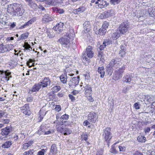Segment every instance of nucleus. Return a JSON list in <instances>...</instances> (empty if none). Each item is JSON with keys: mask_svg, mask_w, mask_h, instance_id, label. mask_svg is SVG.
<instances>
[{"mask_svg": "<svg viewBox=\"0 0 155 155\" xmlns=\"http://www.w3.org/2000/svg\"><path fill=\"white\" fill-rule=\"evenodd\" d=\"M119 148L120 151L124 152L126 150V147H125L119 146Z\"/></svg>", "mask_w": 155, "mask_h": 155, "instance_id": "57", "label": "nucleus"}, {"mask_svg": "<svg viewBox=\"0 0 155 155\" xmlns=\"http://www.w3.org/2000/svg\"><path fill=\"white\" fill-rule=\"evenodd\" d=\"M120 33L115 32L111 35V38L114 40H116L120 36Z\"/></svg>", "mask_w": 155, "mask_h": 155, "instance_id": "29", "label": "nucleus"}, {"mask_svg": "<svg viewBox=\"0 0 155 155\" xmlns=\"http://www.w3.org/2000/svg\"><path fill=\"white\" fill-rule=\"evenodd\" d=\"M54 12L58 13L60 14H62L64 12V10L62 9L58 8L53 7L52 8Z\"/></svg>", "mask_w": 155, "mask_h": 155, "instance_id": "26", "label": "nucleus"}, {"mask_svg": "<svg viewBox=\"0 0 155 155\" xmlns=\"http://www.w3.org/2000/svg\"><path fill=\"white\" fill-rule=\"evenodd\" d=\"M64 25L63 23L60 22L56 25L54 28L56 31L61 32L63 30Z\"/></svg>", "mask_w": 155, "mask_h": 155, "instance_id": "14", "label": "nucleus"}, {"mask_svg": "<svg viewBox=\"0 0 155 155\" xmlns=\"http://www.w3.org/2000/svg\"><path fill=\"white\" fill-rule=\"evenodd\" d=\"M97 72L100 74V77L103 78L105 73L104 67L103 66L98 67L97 69Z\"/></svg>", "mask_w": 155, "mask_h": 155, "instance_id": "19", "label": "nucleus"}, {"mask_svg": "<svg viewBox=\"0 0 155 155\" xmlns=\"http://www.w3.org/2000/svg\"><path fill=\"white\" fill-rule=\"evenodd\" d=\"M41 88V84L39 83H36L31 88L29 89L28 93L32 94L33 92H36L39 91Z\"/></svg>", "mask_w": 155, "mask_h": 155, "instance_id": "9", "label": "nucleus"}, {"mask_svg": "<svg viewBox=\"0 0 155 155\" xmlns=\"http://www.w3.org/2000/svg\"><path fill=\"white\" fill-rule=\"evenodd\" d=\"M120 48L121 50L120 51L119 54L120 56L123 58L126 53V48L124 46L121 45L120 46Z\"/></svg>", "mask_w": 155, "mask_h": 155, "instance_id": "20", "label": "nucleus"}, {"mask_svg": "<svg viewBox=\"0 0 155 155\" xmlns=\"http://www.w3.org/2000/svg\"><path fill=\"white\" fill-rule=\"evenodd\" d=\"M5 46L6 51H10L13 48V46L12 44L6 45Z\"/></svg>", "mask_w": 155, "mask_h": 155, "instance_id": "41", "label": "nucleus"}, {"mask_svg": "<svg viewBox=\"0 0 155 155\" xmlns=\"http://www.w3.org/2000/svg\"><path fill=\"white\" fill-rule=\"evenodd\" d=\"M5 51H6L5 46L2 47L0 48V53H4Z\"/></svg>", "mask_w": 155, "mask_h": 155, "instance_id": "58", "label": "nucleus"}, {"mask_svg": "<svg viewBox=\"0 0 155 155\" xmlns=\"http://www.w3.org/2000/svg\"><path fill=\"white\" fill-rule=\"evenodd\" d=\"M85 90V93L86 94H91L92 92V88L90 85H87L84 87Z\"/></svg>", "mask_w": 155, "mask_h": 155, "instance_id": "25", "label": "nucleus"}, {"mask_svg": "<svg viewBox=\"0 0 155 155\" xmlns=\"http://www.w3.org/2000/svg\"><path fill=\"white\" fill-rule=\"evenodd\" d=\"M69 118V116L67 114H64L62 115L60 119H61L64 120H67Z\"/></svg>", "mask_w": 155, "mask_h": 155, "instance_id": "48", "label": "nucleus"}, {"mask_svg": "<svg viewBox=\"0 0 155 155\" xmlns=\"http://www.w3.org/2000/svg\"><path fill=\"white\" fill-rule=\"evenodd\" d=\"M55 109L56 111H57L58 112L60 111L61 109V106L58 105H56Z\"/></svg>", "mask_w": 155, "mask_h": 155, "instance_id": "54", "label": "nucleus"}, {"mask_svg": "<svg viewBox=\"0 0 155 155\" xmlns=\"http://www.w3.org/2000/svg\"><path fill=\"white\" fill-rule=\"evenodd\" d=\"M91 122L90 121L88 120L87 119V120H86L84 121L83 124L84 126H87L90 124Z\"/></svg>", "mask_w": 155, "mask_h": 155, "instance_id": "55", "label": "nucleus"}, {"mask_svg": "<svg viewBox=\"0 0 155 155\" xmlns=\"http://www.w3.org/2000/svg\"><path fill=\"white\" fill-rule=\"evenodd\" d=\"M131 81V78L130 74L125 75L123 78L122 81L123 83H129Z\"/></svg>", "mask_w": 155, "mask_h": 155, "instance_id": "17", "label": "nucleus"}, {"mask_svg": "<svg viewBox=\"0 0 155 155\" xmlns=\"http://www.w3.org/2000/svg\"><path fill=\"white\" fill-rule=\"evenodd\" d=\"M60 78L61 81L63 83L65 84L66 83L67 77L65 73L62 74L60 76Z\"/></svg>", "mask_w": 155, "mask_h": 155, "instance_id": "27", "label": "nucleus"}, {"mask_svg": "<svg viewBox=\"0 0 155 155\" xmlns=\"http://www.w3.org/2000/svg\"><path fill=\"white\" fill-rule=\"evenodd\" d=\"M28 5L31 8L33 9H36L38 7L37 4L35 2H32V1L31 2H28Z\"/></svg>", "mask_w": 155, "mask_h": 155, "instance_id": "30", "label": "nucleus"}, {"mask_svg": "<svg viewBox=\"0 0 155 155\" xmlns=\"http://www.w3.org/2000/svg\"><path fill=\"white\" fill-rule=\"evenodd\" d=\"M30 24H29L28 21L27 22L25 23L23 26H21L20 28L21 29L23 28H25V27H26L27 26H28Z\"/></svg>", "mask_w": 155, "mask_h": 155, "instance_id": "62", "label": "nucleus"}, {"mask_svg": "<svg viewBox=\"0 0 155 155\" xmlns=\"http://www.w3.org/2000/svg\"><path fill=\"white\" fill-rule=\"evenodd\" d=\"M30 24H29L28 21L27 22L25 23L23 26H21L20 28L21 29L23 28H25V27H26L27 26H28Z\"/></svg>", "mask_w": 155, "mask_h": 155, "instance_id": "61", "label": "nucleus"}, {"mask_svg": "<svg viewBox=\"0 0 155 155\" xmlns=\"http://www.w3.org/2000/svg\"><path fill=\"white\" fill-rule=\"evenodd\" d=\"M23 47H24L25 48L28 50V48H30L31 50H32V48L31 47L30 45L28 44V43H25V45H24Z\"/></svg>", "mask_w": 155, "mask_h": 155, "instance_id": "47", "label": "nucleus"}, {"mask_svg": "<svg viewBox=\"0 0 155 155\" xmlns=\"http://www.w3.org/2000/svg\"><path fill=\"white\" fill-rule=\"evenodd\" d=\"M74 36V33L73 30L70 29L69 32H68L64 36L59 39L58 41L61 44L63 47L69 48L71 45L70 39L71 37Z\"/></svg>", "mask_w": 155, "mask_h": 155, "instance_id": "2", "label": "nucleus"}, {"mask_svg": "<svg viewBox=\"0 0 155 155\" xmlns=\"http://www.w3.org/2000/svg\"><path fill=\"white\" fill-rule=\"evenodd\" d=\"M88 136L87 134H82L81 135V138L82 139V140H84L86 142L87 140V137Z\"/></svg>", "mask_w": 155, "mask_h": 155, "instance_id": "45", "label": "nucleus"}, {"mask_svg": "<svg viewBox=\"0 0 155 155\" xmlns=\"http://www.w3.org/2000/svg\"><path fill=\"white\" fill-rule=\"evenodd\" d=\"M86 9L84 6H81L77 9L73 10V12L75 14H80L84 12Z\"/></svg>", "mask_w": 155, "mask_h": 155, "instance_id": "13", "label": "nucleus"}, {"mask_svg": "<svg viewBox=\"0 0 155 155\" xmlns=\"http://www.w3.org/2000/svg\"><path fill=\"white\" fill-rule=\"evenodd\" d=\"M57 147L56 145L55 144H53L51 147L50 153L48 155H54L56 153Z\"/></svg>", "mask_w": 155, "mask_h": 155, "instance_id": "21", "label": "nucleus"}, {"mask_svg": "<svg viewBox=\"0 0 155 155\" xmlns=\"http://www.w3.org/2000/svg\"><path fill=\"white\" fill-rule=\"evenodd\" d=\"M79 82V78L78 77H74L71 78L68 84L70 87H72L73 86L75 87L78 84Z\"/></svg>", "mask_w": 155, "mask_h": 155, "instance_id": "8", "label": "nucleus"}, {"mask_svg": "<svg viewBox=\"0 0 155 155\" xmlns=\"http://www.w3.org/2000/svg\"><path fill=\"white\" fill-rule=\"evenodd\" d=\"M27 154V155H32L34 152V150L33 149L30 150L28 151L25 152Z\"/></svg>", "mask_w": 155, "mask_h": 155, "instance_id": "49", "label": "nucleus"}, {"mask_svg": "<svg viewBox=\"0 0 155 155\" xmlns=\"http://www.w3.org/2000/svg\"><path fill=\"white\" fill-rule=\"evenodd\" d=\"M110 152L112 153H117V151L116 150L115 148L114 147H112L110 149Z\"/></svg>", "mask_w": 155, "mask_h": 155, "instance_id": "56", "label": "nucleus"}, {"mask_svg": "<svg viewBox=\"0 0 155 155\" xmlns=\"http://www.w3.org/2000/svg\"><path fill=\"white\" fill-rule=\"evenodd\" d=\"M133 155H143L140 152L138 151H136L133 154Z\"/></svg>", "mask_w": 155, "mask_h": 155, "instance_id": "64", "label": "nucleus"}, {"mask_svg": "<svg viewBox=\"0 0 155 155\" xmlns=\"http://www.w3.org/2000/svg\"><path fill=\"white\" fill-rule=\"evenodd\" d=\"M109 25V23L107 21H105L103 23L101 27L107 30Z\"/></svg>", "mask_w": 155, "mask_h": 155, "instance_id": "42", "label": "nucleus"}, {"mask_svg": "<svg viewBox=\"0 0 155 155\" xmlns=\"http://www.w3.org/2000/svg\"><path fill=\"white\" fill-rule=\"evenodd\" d=\"M97 119V114L94 112L90 113L88 115V120L92 123H95Z\"/></svg>", "mask_w": 155, "mask_h": 155, "instance_id": "7", "label": "nucleus"}, {"mask_svg": "<svg viewBox=\"0 0 155 155\" xmlns=\"http://www.w3.org/2000/svg\"><path fill=\"white\" fill-rule=\"evenodd\" d=\"M33 60L31 59H29L28 61H27L26 63L27 65L29 67H31L33 65V64H30V63H32L33 61Z\"/></svg>", "mask_w": 155, "mask_h": 155, "instance_id": "46", "label": "nucleus"}, {"mask_svg": "<svg viewBox=\"0 0 155 155\" xmlns=\"http://www.w3.org/2000/svg\"><path fill=\"white\" fill-rule=\"evenodd\" d=\"M33 141H30L28 143H25L23 147V149H24L25 150H26L28 148L31 146L33 143Z\"/></svg>", "mask_w": 155, "mask_h": 155, "instance_id": "31", "label": "nucleus"}, {"mask_svg": "<svg viewBox=\"0 0 155 155\" xmlns=\"http://www.w3.org/2000/svg\"><path fill=\"white\" fill-rule=\"evenodd\" d=\"M83 28L84 31L85 33L89 31L91 28V25L90 22L87 21L85 22L83 24Z\"/></svg>", "mask_w": 155, "mask_h": 155, "instance_id": "16", "label": "nucleus"}, {"mask_svg": "<svg viewBox=\"0 0 155 155\" xmlns=\"http://www.w3.org/2000/svg\"><path fill=\"white\" fill-rule=\"evenodd\" d=\"M112 67L109 64L108 65L106 68V71L107 73L109 76H110L112 74L113 72V69Z\"/></svg>", "mask_w": 155, "mask_h": 155, "instance_id": "22", "label": "nucleus"}, {"mask_svg": "<svg viewBox=\"0 0 155 155\" xmlns=\"http://www.w3.org/2000/svg\"><path fill=\"white\" fill-rule=\"evenodd\" d=\"M63 132L64 133H62V134H63L64 135H67L70 134L72 131L69 129L64 128Z\"/></svg>", "mask_w": 155, "mask_h": 155, "instance_id": "35", "label": "nucleus"}, {"mask_svg": "<svg viewBox=\"0 0 155 155\" xmlns=\"http://www.w3.org/2000/svg\"><path fill=\"white\" fill-rule=\"evenodd\" d=\"M1 74L2 75V80L4 82H7L12 77L11 75V72L8 71H0Z\"/></svg>", "mask_w": 155, "mask_h": 155, "instance_id": "6", "label": "nucleus"}, {"mask_svg": "<svg viewBox=\"0 0 155 155\" xmlns=\"http://www.w3.org/2000/svg\"><path fill=\"white\" fill-rule=\"evenodd\" d=\"M122 76L116 70L114 71L113 74V79L115 80H117L120 78Z\"/></svg>", "mask_w": 155, "mask_h": 155, "instance_id": "23", "label": "nucleus"}, {"mask_svg": "<svg viewBox=\"0 0 155 155\" xmlns=\"http://www.w3.org/2000/svg\"><path fill=\"white\" fill-rule=\"evenodd\" d=\"M28 33H25L24 34H22L18 38V41H19L20 40L25 39H26L28 36Z\"/></svg>", "mask_w": 155, "mask_h": 155, "instance_id": "34", "label": "nucleus"}, {"mask_svg": "<svg viewBox=\"0 0 155 155\" xmlns=\"http://www.w3.org/2000/svg\"><path fill=\"white\" fill-rule=\"evenodd\" d=\"M58 3V0H51V5H55Z\"/></svg>", "mask_w": 155, "mask_h": 155, "instance_id": "53", "label": "nucleus"}, {"mask_svg": "<svg viewBox=\"0 0 155 155\" xmlns=\"http://www.w3.org/2000/svg\"><path fill=\"white\" fill-rule=\"evenodd\" d=\"M105 12L107 13L108 17L113 16L114 12L113 11L112 9L105 11Z\"/></svg>", "mask_w": 155, "mask_h": 155, "instance_id": "44", "label": "nucleus"}, {"mask_svg": "<svg viewBox=\"0 0 155 155\" xmlns=\"http://www.w3.org/2000/svg\"><path fill=\"white\" fill-rule=\"evenodd\" d=\"M46 128V127L41 125L39 129L38 130V134L39 135L43 134H45Z\"/></svg>", "mask_w": 155, "mask_h": 155, "instance_id": "28", "label": "nucleus"}, {"mask_svg": "<svg viewBox=\"0 0 155 155\" xmlns=\"http://www.w3.org/2000/svg\"><path fill=\"white\" fill-rule=\"evenodd\" d=\"M103 153V149H101L97 152L96 155H102Z\"/></svg>", "mask_w": 155, "mask_h": 155, "instance_id": "63", "label": "nucleus"}, {"mask_svg": "<svg viewBox=\"0 0 155 155\" xmlns=\"http://www.w3.org/2000/svg\"><path fill=\"white\" fill-rule=\"evenodd\" d=\"M51 81L48 78H45L42 81L39 83L41 84V87H47L48 85H50Z\"/></svg>", "mask_w": 155, "mask_h": 155, "instance_id": "11", "label": "nucleus"}, {"mask_svg": "<svg viewBox=\"0 0 155 155\" xmlns=\"http://www.w3.org/2000/svg\"><path fill=\"white\" fill-rule=\"evenodd\" d=\"M12 131L11 127H7L2 130L1 133L3 135H7Z\"/></svg>", "mask_w": 155, "mask_h": 155, "instance_id": "12", "label": "nucleus"}, {"mask_svg": "<svg viewBox=\"0 0 155 155\" xmlns=\"http://www.w3.org/2000/svg\"><path fill=\"white\" fill-rule=\"evenodd\" d=\"M54 123H56L57 124H58V125H57L56 126V129L57 131L61 134L62 133H64L63 132L64 127V125L63 124H61L60 126L58 124L59 122L57 120L54 121Z\"/></svg>", "mask_w": 155, "mask_h": 155, "instance_id": "15", "label": "nucleus"}, {"mask_svg": "<svg viewBox=\"0 0 155 155\" xmlns=\"http://www.w3.org/2000/svg\"><path fill=\"white\" fill-rule=\"evenodd\" d=\"M121 2V0H110V3L114 5L118 4Z\"/></svg>", "mask_w": 155, "mask_h": 155, "instance_id": "39", "label": "nucleus"}, {"mask_svg": "<svg viewBox=\"0 0 155 155\" xmlns=\"http://www.w3.org/2000/svg\"><path fill=\"white\" fill-rule=\"evenodd\" d=\"M139 105V104H138L137 103H136L134 104V107L136 109H138L140 108Z\"/></svg>", "mask_w": 155, "mask_h": 155, "instance_id": "60", "label": "nucleus"}, {"mask_svg": "<svg viewBox=\"0 0 155 155\" xmlns=\"http://www.w3.org/2000/svg\"><path fill=\"white\" fill-rule=\"evenodd\" d=\"M21 112L25 115H29L31 114V111L29 110V107L28 104H25L21 107Z\"/></svg>", "mask_w": 155, "mask_h": 155, "instance_id": "10", "label": "nucleus"}, {"mask_svg": "<svg viewBox=\"0 0 155 155\" xmlns=\"http://www.w3.org/2000/svg\"><path fill=\"white\" fill-rule=\"evenodd\" d=\"M53 18L50 17L48 15H46L44 16V19L45 21H51L53 20Z\"/></svg>", "mask_w": 155, "mask_h": 155, "instance_id": "38", "label": "nucleus"}, {"mask_svg": "<svg viewBox=\"0 0 155 155\" xmlns=\"http://www.w3.org/2000/svg\"><path fill=\"white\" fill-rule=\"evenodd\" d=\"M4 18H0V23H2V24L3 25H7V24L8 23L7 22V20H6V21L5 20H3Z\"/></svg>", "mask_w": 155, "mask_h": 155, "instance_id": "51", "label": "nucleus"}, {"mask_svg": "<svg viewBox=\"0 0 155 155\" xmlns=\"http://www.w3.org/2000/svg\"><path fill=\"white\" fill-rule=\"evenodd\" d=\"M125 70V67L124 66H123L121 68H119L118 70H116V71L122 76Z\"/></svg>", "mask_w": 155, "mask_h": 155, "instance_id": "36", "label": "nucleus"}, {"mask_svg": "<svg viewBox=\"0 0 155 155\" xmlns=\"http://www.w3.org/2000/svg\"><path fill=\"white\" fill-rule=\"evenodd\" d=\"M54 91L57 92L59 91L61 89L60 87L59 86H56L53 87Z\"/></svg>", "mask_w": 155, "mask_h": 155, "instance_id": "59", "label": "nucleus"}, {"mask_svg": "<svg viewBox=\"0 0 155 155\" xmlns=\"http://www.w3.org/2000/svg\"><path fill=\"white\" fill-rule=\"evenodd\" d=\"M119 59L117 58H115L114 59H112L109 65L112 67H113L116 64H118L119 63Z\"/></svg>", "mask_w": 155, "mask_h": 155, "instance_id": "24", "label": "nucleus"}, {"mask_svg": "<svg viewBox=\"0 0 155 155\" xmlns=\"http://www.w3.org/2000/svg\"><path fill=\"white\" fill-rule=\"evenodd\" d=\"M109 5V3H107L106 2L103 0L101 2H99V5H95V7L96 8H102L106 7Z\"/></svg>", "mask_w": 155, "mask_h": 155, "instance_id": "18", "label": "nucleus"}, {"mask_svg": "<svg viewBox=\"0 0 155 155\" xmlns=\"http://www.w3.org/2000/svg\"><path fill=\"white\" fill-rule=\"evenodd\" d=\"M129 26L126 22L122 23L119 26L118 29L120 34H125L128 31Z\"/></svg>", "mask_w": 155, "mask_h": 155, "instance_id": "5", "label": "nucleus"}, {"mask_svg": "<svg viewBox=\"0 0 155 155\" xmlns=\"http://www.w3.org/2000/svg\"><path fill=\"white\" fill-rule=\"evenodd\" d=\"M12 144L11 142L6 141L2 145V147L4 148H8L10 147Z\"/></svg>", "mask_w": 155, "mask_h": 155, "instance_id": "32", "label": "nucleus"}, {"mask_svg": "<svg viewBox=\"0 0 155 155\" xmlns=\"http://www.w3.org/2000/svg\"><path fill=\"white\" fill-rule=\"evenodd\" d=\"M103 44H104L105 46L110 45L111 43V41L109 39L104 40L103 42Z\"/></svg>", "mask_w": 155, "mask_h": 155, "instance_id": "43", "label": "nucleus"}, {"mask_svg": "<svg viewBox=\"0 0 155 155\" xmlns=\"http://www.w3.org/2000/svg\"><path fill=\"white\" fill-rule=\"evenodd\" d=\"M92 47L91 46H88L86 49V51L84 52L82 55V57L83 59H85L86 61L89 62L90 59L88 58H92L93 56L94 53L92 51Z\"/></svg>", "mask_w": 155, "mask_h": 155, "instance_id": "4", "label": "nucleus"}, {"mask_svg": "<svg viewBox=\"0 0 155 155\" xmlns=\"http://www.w3.org/2000/svg\"><path fill=\"white\" fill-rule=\"evenodd\" d=\"M7 10L8 13L16 17L21 16L24 13V10L21 8L20 5L17 3L8 5Z\"/></svg>", "mask_w": 155, "mask_h": 155, "instance_id": "1", "label": "nucleus"}, {"mask_svg": "<svg viewBox=\"0 0 155 155\" xmlns=\"http://www.w3.org/2000/svg\"><path fill=\"white\" fill-rule=\"evenodd\" d=\"M146 139L145 137L140 136H139L137 137V140L138 141L142 143L144 142Z\"/></svg>", "mask_w": 155, "mask_h": 155, "instance_id": "37", "label": "nucleus"}, {"mask_svg": "<svg viewBox=\"0 0 155 155\" xmlns=\"http://www.w3.org/2000/svg\"><path fill=\"white\" fill-rule=\"evenodd\" d=\"M98 57L100 58L101 60L103 59L104 58V54L101 51L99 52L98 54Z\"/></svg>", "mask_w": 155, "mask_h": 155, "instance_id": "50", "label": "nucleus"}, {"mask_svg": "<svg viewBox=\"0 0 155 155\" xmlns=\"http://www.w3.org/2000/svg\"><path fill=\"white\" fill-rule=\"evenodd\" d=\"M107 30L101 27L98 30V34L101 35H105L106 33Z\"/></svg>", "mask_w": 155, "mask_h": 155, "instance_id": "33", "label": "nucleus"}, {"mask_svg": "<svg viewBox=\"0 0 155 155\" xmlns=\"http://www.w3.org/2000/svg\"><path fill=\"white\" fill-rule=\"evenodd\" d=\"M45 152V150L44 149H43L41 150H40L38 152V155H44Z\"/></svg>", "mask_w": 155, "mask_h": 155, "instance_id": "52", "label": "nucleus"}, {"mask_svg": "<svg viewBox=\"0 0 155 155\" xmlns=\"http://www.w3.org/2000/svg\"><path fill=\"white\" fill-rule=\"evenodd\" d=\"M108 17V16L107 15V13L105 11L102 13L99 16V18L101 19H104Z\"/></svg>", "mask_w": 155, "mask_h": 155, "instance_id": "40", "label": "nucleus"}, {"mask_svg": "<svg viewBox=\"0 0 155 155\" xmlns=\"http://www.w3.org/2000/svg\"><path fill=\"white\" fill-rule=\"evenodd\" d=\"M110 127L105 128L103 130L102 136L104 141H106L108 147L109 146L110 140L112 138V133Z\"/></svg>", "mask_w": 155, "mask_h": 155, "instance_id": "3", "label": "nucleus"}]
</instances>
